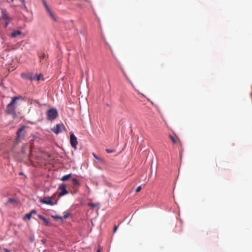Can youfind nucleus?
I'll return each mask as SVG.
<instances>
[{
    "label": "nucleus",
    "mask_w": 252,
    "mask_h": 252,
    "mask_svg": "<svg viewBox=\"0 0 252 252\" xmlns=\"http://www.w3.org/2000/svg\"><path fill=\"white\" fill-rule=\"evenodd\" d=\"M20 97L17 96L12 98L11 102L6 106L5 112L7 114L15 115L16 101Z\"/></svg>",
    "instance_id": "f257e3e1"
},
{
    "label": "nucleus",
    "mask_w": 252,
    "mask_h": 252,
    "mask_svg": "<svg viewBox=\"0 0 252 252\" xmlns=\"http://www.w3.org/2000/svg\"><path fill=\"white\" fill-rule=\"evenodd\" d=\"M46 115L48 120L52 121L57 117L58 113L56 109L51 108L47 111Z\"/></svg>",
    "instance_id": "f03ea898"
},
{
    "label": "nucleus",
    "mask_w": 252,
    "mask_h": 252,
    "mask_svg": "<svg viewBox=\"0 0 252 252\" xmlns=\"http://www.w3.org/2000/svg\"><path fill=\"white\" fill-rule=\"evenodd\" d=\"M53 196H45L43 198H40L39 201L42 204H45L50 205H54L57 203V200L55 202L52 201Z\"/></svg>",
    "instance_id": "7ed1b4c3"
},
{
    "label": "nucleus",
    "mask_w": 252,
    "mask_h": 252,
    "mask_svg": "<svg viewBox=\"0 0 252 252\" xmlns=\"http://www.w3.org/2000/svg\"><path fill=\"white\" fill-rule=\"evenodd\" d=\"M65 130V127L63 124H57L56 125V126L52 128V130L56 134L61 133Z\"/></svg>",
    "instance_id": "20e7f679"
},
{
    "label": "nucleus",
    "mask_w": 252,
    "mask_h": 252,
    "mask_svg": "<svg viewBox=\"0 0 252 252\" xmlns=\"http://www.w3.org/2000/svg\"><path fill=\"white\" fill-rule=\"evenodd\" d=\"M70 143L72 148L76 149L78 141L76 137L73 133H71L70 135Z\"/></svg>",
    "instance_id": "39448f33"
},
{
    "label": "nucleus",
    "mask_w": 252,
    "mask_h": 252,
    "mask_svg": "<svg viewBox=\"0 0 252 252\" xmlns=\"http://www.w3.org/2000/svg\"><path fill=\"white\" fill-rule=\"evenodd\" d=\"M42 3L46 10V11H47V12L48 13L49 15H50V16L51 17V18L55 21H57V19H56V18L55 16V15L53 14V13L52 12V11L51 10L50 8H49V7L48 6L47 3H46V2L45 1V0H42Z\"/></svg>",
    "instance_id": "423d86ee"
},
{
    "label": "nucleus",
    "mask_w": 252,
    "mask_h": 252,
    "mask_svg": "<svg viewBox=\"0 0 252 252\" xmlns=\"http://www.w3.org/2000/svg\"><path fill=\"white\" fill-rule=\"evenodd\" d=\"M58 189L61 191L59 193L60 197L68 193V191L66 189V185L64 184L60 185L58 188Z\"/></svg>",
    "instance_id": "0eeeda50"
},
{
    "label": "nucleus",
    "mask_w": 252,
    "mask_h": 252,
    "mask_svg": "<svg viewBox=\"0 0 252 252\" xmlns=\"http://www.w3.org/2000/svg\"><path fill=\"white\" fill-rule=\"evenodd\" d=\"M169 137L174 144H179L180 145H181V142L179 138L176 135L174 136V135H170Z\"/></svg>",
    "instance_id": "6e6552de"
},
{
    "label": "nucleus",
    "mask_w": 252,
    "mask_h": 252,
    "mask_svg": "<svg viewBox=\"0 0 252 252\" xmlns=\"http://www.w3.org/2000/svg\"><path fill=\"white\" fill-rule=\"evenodd\" d=\"M21 76L22 78H26L27 79H29L30 80H34L35 78H34V75L31 74L30 73L26 74V73H22L21 74Z\"/></svg>",
    "instance_id": "1a4fd4ad"
},
{
    "label": "nucleus",
    "mask_w": 252,
    "mask_h": 252,
    "mask_svg": "<svg viewBox=\"0 0 252 252\" xmlns=\"http://www.w3.org/2000/svg\"><path fill=\"white\" fill-rule=\"evenodd\" d=\"M36 213V211L35 210H32L30 213H27L25 215L24 219H28V220H30L31 218V217H32V214H35Z\"/></svg>",
    "instance_id": "9d476101"
},
{
    "label": "nucleus",
    "mask_w": 252,
    "mask_h": 252,
    "mask_svg": "<svg viewBox=\"0 0 252 252\" xmlns=\"http://www.w3.org/2000/svg\"><path fill=\"white\" fill-rule=\"evenodd\" d=\"M1 17L4 20L10 19L7 12L4 10H2L1 11Z\"/></svg>",
    "instance_id": "9b49d317"
},
{
    "label": "nucleus",
    "mask_w": 252,
    "mask_h": 252,
    "mask_svg": "<svg viewBox=\"0 0 252 252\" xmlns=\"http://www.w3.org/2000/svg\"><path fill=\"white\" fill-rule=\"evenodd\" d=\"M25 129V126H23L20 127L16 132L17 137L18 139H20L21 138V133Z\"/></svg>",
    "instance_id": "f8f14e48"
},
{
    "label": "nucleus",
    "mask_w": 252,
    "mask_h": 252,
    "mask_svg": "<svg viewBox=\"0 0 252 252\" xmlns=\"http://www.w3.org/2000/svg\"><path fill=\"white\" fill-rule=\"evenodd\" d=\"M38 217L40 220H43V222L44 223V224L46 225H48L49 224V223H50L49 220H47V219H46L45 217H44L43 216H42L41 215H38Z\"/></svg>",
    "instance_id": "ddd939ff"
},
{
    "label": "nucleus",
    "mask_w": 252,
    "mask_h": 252,
    "mask_svg": "<svg viewBox=\"0 0 252 252\" xmlns=\"http://www.w3.org/2000/svg\"><path fill=\"white\" fill-rule=\"evenodd\" d=\"M22 33L19 30H16L13 31L11 34V36L12 37H16L17 36L21 35Z\"/></svg>",
    "instance_id": "4468645a"
},
{
    "label": "nucleus",
    "mask_w": 252,
    "mask_h": 252,
    "mask_svg": "<svg viewBox=\"0 0 252 252\" xmlns=\"http://www.w3.org/2000/svg\"><path fill=\"white\" fill-rule=\"evenodd\" d=\"M47 59V56L44 53H41V55L39 56V60L40 62H43L44 61H46Z\"/></svg>",
    "instance_id": "2eb2a0df"
},
{
    "label": "nucleus",
    "mask_w": 252,
    "mask_h": 252,
    "mask_svg": "<svg viewBox=\"0 0 252 252\" xmlns=\"http://www.w3.org/2000/svg\"><path fill=\"white\" fill-rule=\"evenodd\" d=\"M34 78H35L34 80H37V81H39L41 79V80H43V75L42 74H38V75L34 74Z\"/></svg>",
    "instance_id": "dca6fc26"
},
{
    "label": "nucleus",
    "mask_w": 252,
    "mask_h": 252,
    "mask_svg": "<svg viewBox=\"0 0 252 252\" xmlns=\"http://www.w3.org/2000/svg\"><path fill=\"white\" fill-rule=\"evenodd\" d=\"M71 175V174H67V175H65L63 176L62 177L61 180L62 181H66L67 180H68V179H69L70 178Z\"/></svg>",
    "instance_id": "f3484780"
},
{
    "label": "nucleus",
    "mask_w": 252,
    "mask_h": 252,
    "mask_svg": "<svg viewBox=\"0 0 252 252\" xmlns=\"http://www.w3.org/2000/svg\"><path fill=\"white\" fill-rule=\"evenodd\" d=\"M15 202H16V200L14 198H9L7 202H6V204L7 203H15Z\"/></svg>",
    "instance_id": "a211bd4d"
},
{
    "label": "nucleus",
    "mask_w": 252,
    "mask_h": 252,
    "mask_svg": "<svg viewBox=\"0 0 252 252\" xmlns=\"http://www.w3.org/2000/svg\"><path fill=\"white\" fill-rule=\"evenodd\" d=\"M72 181L73 184L75 185H80V183H79L78 180H77L76 178H72Z\"/></svg>",
    "instance_id": "6ab92c4d"
},
{
    "label": "nucleus",
    "mask_w": 252,
    "mask_h": 252,
    "mask_svg": "<svg viewBox=\"0 0 252 252\" xmlns=\"http://www.w3.org/2000/svg\"><path fill=\"white\" fill-rule=\"evenodd\" d=\"M52 217L55 219V220H63V217H60V216H52Z\"/></svg>",
    "instance_id": "aec40b11"
},
{
    "label": "nucleus",
    "mask_w": 252,
    "mask_h": 252,
    "mask_svg": "<svg viewBox=\"0 0 252 252\" xmlns=\"http://www.w3.org/2000/svg\"><path fill=\"white\" fill-rule=\"evenodd\" d=\"M106 151L107 153H112L115 152V150L113 149H106Z\"/></svg>",
    "instance_id": "412c9836"
},
{
    "label": "nucleus",
    "mask_w": 252,
    "mask_h": 252,
    "mask_svg": "<svg viewBox=\"0 0 252 252\" xmlns=\"http://www.w3.org/2000/svg\"><path fill=\"white\" fill-rule=\"evenodd\" d=\"M70 215V214L69 213H65L64 215L63 218L66 219Z\"/></svg>",
    "instance_id": "4be33fe9"
},
{
    "label": "nucleus",
    "mask_w": 252,
    "mask_h": 252,
    "mask_svg": "<svg viewBox=\"0 0 252 252\" xmlns=\"http://www.w3.org/2000/svg\"><path fill=\"white\" fill-rule=\"evenodd\" d=\"M6 20V21L5 23V27H6L8 26V25L9 24L10 21V19H7Z\"/></svg>",
    "instance_id": "5701e85b"
},
{
    "label": "nucleus",
    "mask_w": 252,
    "mask_h": 252,
    "mask_svg": "<svg viewBox=\"0 0 252 252\" xmlns=\"http://www.w3.org/2000/svg\"><path fill=\"white\" fill-rule=\"evenodd\" d=\"M93 156L95 159L97 160L99 159V158L94 153H93Z\"/></svg>",
    "instance_id": "b1692460"
},
{
    "label": "nucleus",
    "mask_w": 252,
    "mask_h": 252,
    "mask_svg": "<svg viewBox=\"0 0 252 252\" xmlns=\"http://www.w3.org/2000/svg\"><path fill=\"white\" fill-rule=\"evenodd\" d=\"M141 189V188L140 186H139L137 188V189H136V192H139L140 191V190Z\"/></svg>",
    "instance_id": "393cba45"
},
{
    "label": "nucleus",
    "mask_w": 252,
    "mask_h": 252,
    "mask_svg": "<svg viewBox=\"0 0 252 252\" xmlns=\"http://www.w3.org/2000/svg\"><path fill=\"white\" fill-rule=\"evenodd\" d=\"M118 227V226H116V225H115V226H114V230H113V232H114V233H115V232H116V231H117V230Z\"/></svg>",
    "instance_id": "a878e982"
},
{
    "label": "nucleus",
    "mask_w": 252,
    "mask_h": 252,
    "mask_svg": "<svg viewBox=\"0 0 252 252\" xmlns=\"http://www.w3.org/2000/svg\"><path fill=\"white\" fill-rule=\"evenodd\" d=\"M9 252V251L8 249H7L6 248H4L3 249V252Z\"/></svg>",
    "instance_id": "bb28decb"
},
{
    "label": "nucleus",
    "mask_w": 252,
    "mask_h": 252,
    "mask_svg": "<svg viewBox=\"0 0 252 252\" xmlns=\"http://www.w3.org/2000/svg\"><path fill=\"white\" fill-rule=\"evenodd\" d=\"M101 250V249L100 247H99L96 252H100Z\"/></svg>",
    "instance_id": "cd10ccee"
},
{
    "label": "nucleus",
    "mask_w": 252,
    "mask_h": 252,
    "mask_svg": "<svg viewBox=\"0 0 252 252\" xmlns=\"http://www.w3.org/2000/svg\"><path fill=\"white\" fill-rule=\"evenodd\" d=\"M89 205H90V206H92V207H94V205L93 204H92V203L90 204H89Z\"/></svg>",
    "instance_id": "c85d7f7f"
},
{
    "label": "nucleus",
    "mask_w": 252,
    "mask_h": 252,
    "mask_svg": "<svg viewBox=\"0 0 252 252\" xmlns=\"http://www.w3.org/2000/svg\"><path fill=\"white\" fill-rule=\"evenodd\" d=\"M123 73H124V75L125 76V77L127 78V75H126V73L125 72H124Z\"/></svg>",
    "instance_id": "c756f323"
},
{
    "label": "nucleus",
    "mask_w": 252,
    "mask_h": 252,
    "mask_svg": "<svg viewBox=\"0 0 252 252\" xmlns=\"http://www.w3.org/2000/svg\"><path fill=\"white\" fill-rule=\"evenodd\" d=\"M22 3L24 4H25V1L24 0H22Z\"/></svg>",
    "instance_id": "7c9ffc66"
},
{
    "label": "nucleus",
    "mask_w": 252,
    "mask_h": 252,
    "mask_svg": "<svg viewBox=\"0 0 252 252\" xmlns=\"http://www.w3.org/2000/svg\"><path fill=\"white\" fill-rule=\"evenodd\" d=\"M31 241H33V240L32 239H31Z\"/></svg>",
    "instance_id": "2f4dec72"
},
{
    "label": "nucleus",
    "mask_w": 252,
    "mask_h": 252,
    "mask_svg": "<svg viewBox=\"0 0 252 252\" xmlns=\"http://www.w3.org/2000/svg\"><path fill=\"white\" fill-rule=\"evenodd\" d=\"M130 84H131L132 85H132V82H131V81H130Z\"/></svg>",
    "instance_id": "473e14b6"
},
{
    "label": "nucleus",
    "mask_w": 252,
    "mask_h": 252,
    "mask_svg": "<svg viewBox=\"0 0 252 252\" xmlns=\"http://www.w3.org/2000/svg\"><path fill=\"white\" fill-rule=\"evenodd\" d=\"M13 0H12V1H13Z\"/></svg>",
    "instance_id": "72a5a7b5"
}]
</instances>
